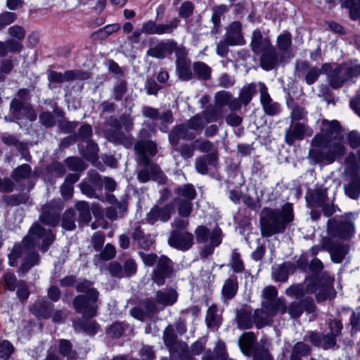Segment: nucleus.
<instances>
[{
	"instance_id": "f8f14e48",
	"label": "nucleus",
	"mask_w": 360,
	"mask_h": 360,
	"mask_svg": "<svg viewBox=\"0 0 360 360\" xmlns=\"http://www.w3.org/2000/svg\"><path fill=\"white\" fill-rule=\"evenodd\" d=\"M173 272V268L171 260L166 256L160 257L157 262L155 268L153 269L152 279L159 286L165 283V280L169 278Z\"/></svg>"
},
{
	"instance_id": "13d9d810",
	"label": "nucleus",
	"mask_w": 360,
	"mask_h": 360,
	"mask_svg": "<svg viewBox=\"0 0 360 360\" xmlns=\"http://www.w3.org/2000/svg\"><path fill=\"white\" fill-rule=\"evenodd\" d=\"M65 163L69 169L75 172L83 171L86 168V165L84 161L79 158H68L66 159Z\"/></svg>"
},
{
	"instance_id": "1a4fd4ad",
	"label": "nucleus",
	"mask_w": 360,
	"mask_h": 360,
	"mask_svg": "<svg viewBox=\"0 0 360 360\" xmlns=\"http://www.w3.org/2000/svg\"><path fill=\"white\" fill-rule=\"evenodd\" d=\"M313 134L312 129L304 122H291L290 127L285 133V141L288 146H292L296 141H301L305 136Z\"/></svg>"
},
{
	"instance_id": "ea45409f",
	"label": "nucleus",
	"mask_w": 360,
	"mask_h": 360,
	"mask_svg": "<svg viewBox=\"0 0 360 360\" xmlns=\"http://www.w3.org/2000/svg\"><path fill=\"white\" fill-rule=\"evenodd\" d=\"M206 323L208 328H217L222 322V317L219 313L217 304H212L207 309L206 317Z\"/></svg>"
},
{
	"instance_id": "0eeeda50",
	"label": "nucleus",
	"mask_w": 360,
	"mask_h": 360,
	"mask_svg": "<svg viewBox=\"0 0 360 360\" xmlns=\"http://www.w3.org/2000/svg\"><path fill=\"white\" fill-rule=\"evenodd\" d=\"M327 231L332 238L349 240L354 236V219L352 214L341 216L338 219L332 218L328 221Z\"/></svg>"
},
{
	"instance_id": "aec40b11",
	"label": "nucleus",
	"mask_w": 360,
	"mask_h": 360,
	"mask_svg": "<svg viewBox=\"0 0 360 360\" xmlns=\"http://www.w3.org/2000/svg\"><path fill=\"white\" fill-rule=\"evenodd\" d=\"M257 85L260 93V101L265 113L271 116L277 115L280 112L279 104L272 101L267 87L263 82H259Z\"/></svg>"
},
{
	"instance_id": "58836bf2",
	"label": "nucleus",
	"mask_w": 360,
	"mask_h": 360,
	"mask_svg": "<svg viewBox=\"0 0 360 360\" xmlns=\"http://www.w3.org/2000/svg\"><path fill=\"white\" fill-rule=\"evenodd\" d=\"M256 337L253 332L243 333L239 339V346L242 352L248 356H250L255 347Z\"/></svg>"
},
{
	"instance_id": "f03ea898",
	"label": "nucleus",
	"mask_w": 360,
	"mask_h": 360,
	"mask_svg": "<svg viewBox=\"0 0 360 360\" xmlns=\"http://www.w3.org/2000/svg\"><path fill=\"white\" fill-rule=\"evenodd\" d=\"M40 240H42L41 250L46 252L55 240V236L52 231L46 230L39 224H35L30 228L29 234L25 238L22 245L14 246L9 255L10 261L13 259L23 257L21 269L24 271H27L32 266L38 264L39 257L35 248L39 245ZM10 264L12 266L14 265L13 262H10Z\"/></svg>"
},
{
	"instance_id": "8fccbe9b",
	"label": "nucleus",
	"mask_w": 360,
	"mask_h": 360,
	"mask_svg": "<svg viewBox=\"0 0 360 360\" xmlns=\"http://www.w3.org/2000/svg\"><path fill=\"white\" fill-rule=\"evenodd\" d=\"M229 265L235 273H242L244 271L245 265L243 259H241V255L237 250H233L232 251Z\"/></svg>"
},
{
	"instance_id": "603ef678",
	"label": "nucleus",
	"mask_w": 360,
	"mask_h": 360,
	"mask_svg": "<svg viewBox=\"0 0 360 360\" xmlns=\"http://www.w3.org/2000/svg\"><path fill=\"white\" fill-rule=\"evenodd\" d=\"M75 207L79 212V220L84 223L89 222L91 219V215L89 204L85 201H79L76 203Z\"/></svg>"
},
{
	"instance_id": "09e8293b",
	"label": "nucleus",
	"mask_w": 360,
	"mask_h": 360,
	"mask_svg": "<svg viewBox=\"0 0 360 360\" xmlns=\"http://www.w3.org/2000/svg\"><path fill=\"white\" fill-rule=\"evenodd\" d=\"M291 112H290V120L291 122H299L300 120L304 121L307 120V111L306 108L300 105L298 103H292L290 105Z\"/></svg>"
},
{
	"instance_id": "bb28decb",
	"label": "nucleus",
	"mask_w": 360,
	"mask_h": 360,
	"mask_svg": "<svg viewBox=\"0 0 360 360\" xmlns=\"http://www.w3.org/2000/svg\"><path fill=\"white\" fill-rule=\"evenodd\" d=\"M272 45L269 37H264L259 30H255L252 32L250 46L255 54H259Z\"/></svg>"
},
{
	"instance_id": "72a5a7b5",
	"label": "nucleus",
	"mask_w": 360,
	"mask_h": 360,
	"mask_svg": "<svg viewBox=\"0 0 360 360\" xmlns=\"http://www.w3.org/2000/svg\"><path fill=\"white\" fill-rule=\"evenodd\" d=\"M262 307H264L273 317L278 313L283 314L287 311L285 300L279 297L270 301H262Z\"/></svg>"
},
{
	"instance_id": "680f3d73",
	"label": "nucleus",
	"mask_w": 360,
	"mask_h": 360,
	"mask_svg": "<svg viewBox=\"0 0 360 360\" xmlns=\"http://www.w3.org/2000/svg\"><path fill=\"white\" fill-rule=\"evenodd\" d=\"M17 19L15 13L5 11L0 13V31L14 22Z\"/></svg>"
},
{
	"instance_id": "f704fd0d",
	"label": "nucleus",
	"mask_w": 360,
	"mask_h": 360,
	"mask_svg": "<svg viewBox=\"0 0 360 360\" xmlns=\"http://www.w3.org/2000/svg\"><path fill=\"white\" fill-rule=\"evenodd\" d=\"M53 309V304L45 300H40L32 305L30 310L38 318L49 319L51 316Z\"/></svg>"
},
{
	"instance_id": "7c9ffc66",
	"label": "nucleus",
	"mask_w": 360,
	"mask_h": 360,
	"mask_svg": "<svg viewBox=\"0 0 360 360\" xmlns=\"http://www.w3.org/2000/svg\"><path fill=\"white\" fill-rule=\"evenodd\" d=\"M106 138L109 141L120 143L124 146L126 148H130L133 145V137L130 134H126L119 130H112V129H107L105 131Z\"/></svg>"
},
{
	"instance_id": "4468645a",
	"label": "nucleus",
	"mask_w": 360,
	"mask_h": 360,
	"mask_svg": "<svg viewBox=\"0 0 360 360\" xmlns=\"http://www.w3.org/2000/svg\"><path fill=\"white\" fill-rule=\"evenodd\" d=\"M163 340L170 353L174 354V352H178L179 349H181V356L182 358L185 357L188 360H194L188 354L186 348V345L177 342V337L174 333V330L172 326L169 325L165 328L163 334Z\"/></svg>"
},
{
	"instance_id": "6e6552de",
	"label": "nucleus",
	"mask_w": 360,
	"mask_h": 360,
	"mask_svg": "<svg viewBox=\"0 0 360 360\" xmlns=\"http://www.w3.org/2000/svg\"><path fill=\"white\" fill-rule=\"evenodd\" d=\"M174 194L175 197L172 205L176 207L179 215L188 217L193 211L192 200L197 195L195 188L191 184H184L175 188Z\"/></svg>"
},
{
	"instance_id": "412c9836",
	"label": "nucleus",
	"mask_w": 360,
	"mask_h": 360,
	"mask_svg": "<svg viewBox=\"0 0 360 360\" xmlns=\"http://www.w3.org/2000/svg\"><path fill=\"white\" fill-rule=\"evenodd\" d=\"M330 85L334 88L340 87L345 82L350 81L349 72L346 63L337 65L335 68L328 73Z\"/></svg>"
},
{
	"instance_id": "5701e85b",
	"label": "nucleus",
	"mask_w": 360,
	"mask_h": 360,
	"mask_svg": "<svg viewBox=\"0 0 360 360\" xmlns=\"http://www.w3.org/2000/svg\"><path fill=\"white\" fill-rule=\"evenodd\" d=\"M134 150L139 155L141 162L143 164H148L149 162L150 156H155L157 154V146L151 141H139L134 145Z\"/></svg>"
},
{
	"instance_id": "a211bd4d",
	"label": "nucleus",
	"mask_w": 360,
	"mask_h": 360,
	"mask_svg": "<svg viewBox=\"0 0 360 360\" xmlns=\"http://www.w3.org/2000/svg\"><path fill=\"white\" fill-rule=\"evenodd\" d=\"M10 110L13 117L17 120L25 117L30 121H33L37 118V113L33 108L30 105H25L17 98L12 100Z\"/></svg>"
},
{
	"instance_id": "338daca9",
	"label": "nucleus",
	"mask_w": 360,
	"mask_h": 360,
	"mask_svg": "<svg viewBox=\"0 0 360 360\" xmlns=\"http://www.w3.org/2000/svg\"><path fill=\"white\" fill-rule=\"evenodd\" d=\"M285 294L289 297L300 299L305 295L304 287L301 284L292 285L285 290Z\"/></svg>"
},
{
	"instance_id": "423d86ee",
	"label": "nucleus",
	"mask_w": 360,
	"mask_h": 360,
	"mask_svg": "<svg viewBox=\"0 0 360 360\" xmlns=\"http://www.w3.org/2000/svg\"><path fill=\"white\" fill-rule=\"evenodd\" d=\"M194 233L197 243L204 244L200 252L202 258H207L214 252V248L221 243L222 231L218 226L210 231L205 226H198Z\"/></svg>"
},
{
	"instance_id": "dca6fc26",
	"label": "nucleus",
	"mask_w": 360,
	"mask_h": 360,
	"mask_svg": "<svg viewBox=\"0 0 360 360\" xmlns=\"http://www.w3.org/2000/svg\"><path fill=\"white\" fill-rule=\"evenodd\" d=\"M170 246L181 251H186L194 244V236L188 231H172L168 239Z\"/></svg>"
},
{
	"instance_id": "79ce46f5",
	"label": "nucleus",
	"mask_w": 360,
	"mask_h": 360,
	"mask_svg": "<svg viewBox=\"0 0 360 360\" xmlns=\"http://www.w3.org/2000/svg\"><path fill=\"white\" fill-rule=\"evenodd\" d=\"M58 352L67 360H77L78 358L77 351L73 349L72 343L68 340H58Z\"/></svg>"
},
{
	"instance_id": "f3484780",
	"label": "nucleus",
	"mask_w": 360,
	"mask_h": 360,
	"mask_svg": "<svg viewBox=\"0 0 360 360\" xmlns=\"http://www.w3.org/2000/svg\"><path fill=\"white\" fill-rule=\"evenodd\" d=\"M322 248L330 254L331 259L335 263H340L347 252L346 245L341 242L334 241L330 237L322 240Z\"/></svg>"
},
{
	"instance_id": "20e7f679",
	"label": "nucleus",
	"mask_w": 360,
	"mask_h": 360,
	"mask_svg": "<svg viewBox=\"0 0 360 360\" xmlns=\"http://www.w3.org/2000/svg\"><path fill=\"white\" fill-rule=\"evenodd\" d=\"M76 289L79 292L85 293L76 296L73 300L75 310L84 317L91 318L96 315L98 309V291L93 287V283L87 280L78 283Z\"/></svg>"
},
{
	"instance_id": "0e129e2a",
	"label": "nucleus",
	"mask_w": 360,
	"mask_h": 360,
	"mask_svg": "<svg viewBox=\"0 0 360 360\" xmlns=\"http://www.w3.org/2000/svg\"><path fill=\"white\" fill-rule=\"evenodd\" d=\"M176 150L179 151L184 159H188L193 157L195 146L194 141L191 143H183L179 148L175 147Z\"/></svg>"
},
{
	"instance_id": "c03bdc74",
	"label": "nucleus",
	"mask_w": 360,
	"mask_h": 360,
	"mask_svg": "<svg viewBox=\"0 0 360 360\" xmlns=\"http://www.w3.org/2000/svg\"><path fill=\"white\" fill-rule=\"evenodd\" d=\"M319 291L316 295V299L318 302H323L326 300H332L335 296V291L332 286L331 282L319 288Z\"/></svg>"
},
{
	"instance_id": "774afa93",
	"label": "nucleus",
	"mask_w": 360,
	"mask_h": 360,
	"mask_svg": "<svg viewBox=\"0 0 360 360\" xmlns=\"http://www.w3.org/2000/svg\"><path fill=\"white\" fill-rule=\"evenodd\" d=\"M292 319L299 318L303 313L302 304L301 302H292L288 307L287 311Z\"/></svg>"
},
{
	"instance_id": "864d4df0",
	"label": "nucleus",
	"mask_w": 360,
	"mask_h": 360,
	"mask_svg": "<svg viewBox=\"0 0 360 360\" xmlns=\"http://www.w3.org/2000/svg\"><path fill=\"white\" fill-rule=\"evenodd\" d=\"M61 225L65 230L72 231L75 229V214L74 210H68L63 214Z\"/></svg>"
},
{
	"instance_id": "393cba45",
	"label": "nucleus",
	"mask_w": 360,
	"mask_h": 360,
	"mask_svg": "<svg viewBox=\"0 0 360 360\" xmlns=\"http://www.w3.org/2000/svg\"><path fill=\"white\" fill-rule=\"evenodd\" d=\"M59 211L60 208L53 203L44 205L40 215L41 221L45 225L51 226L58 225L59 223Z\"/></svg>"
},
{
	"instance_id": "e433bc0d",
	"label": "nucleus",
	"mask_w": 360,
	"mask_h": 360,
	"mask_svg": "<svg viewBox=\"0 0 360 360\" xmlns=\"http://www.w3.org/2000/svg\"><path fill=\"white\" fill-rule=\"evenodd\" d=\"M238 278L235 276H231L226 280L221 290L222 297L224 300H229L233 299L238 292Z\"/></svg>"
},
{
	"instance_id": "c85d7f7f",
	"label": "nucleus",
	"mask_w": 360,
	"mask_h": 360,
	"mask_svg": "<svg viewBox=\"0 0 360 360\" xmlns=\"http://www.w3.org/2000/svg\"><path fill=\"white\" fill-rule=\"evenodd\" d=\"M346 195L354 200H356L360 195V176L356 172H352L349 174L348 182L344 186Z\"/></svg>"
},
{
	"instance_id": "69168bd1",
	"label": "nucleus",
	"mask_w": 360,
	"mask_h": 360,
	"mask_svg": "<svg viewBox=\"0 0 360 360\" xmlns=\"http://www.w3.org/2000/svg\"><path fill=\"white\" fill-rule=\"evenodd\" d=\"M145 167L149 169V172L153 180H162L165 178L163 172L161 171L160 167L149 160L148 164H143Z\"/></svg>"
},
{
	"instance_id": "4be33fe9",
	"label": "nucleus",
	"mask_w": 360,
	"mask_h": 360,
	"mask_svg": "<svg viewBox=\"0 0 360 360\" xmlns=\"http://www.w3.org/2000/svg\"><path fill=\"white\" fill-rule=\"evenodd\" d=\"M195 137L196 134L188 130L184 124L175 126L169 134V140L173 147H177L181 139L191 141Z\"/></svg>"
},
{
	"instance_id": "9b49d317",
	"label": "nucleus",
	"mask_w": 360,
	"mask_h": 360,
	"mask_svg": "<svg viewBox=\"0 0 360 360\" xmlns=\"http://www.w3.org/2000/svg\"><path fill=\"white\" fill-rule=\"evenodd\" d=\"M176 70L179 78L183 81H189L193 78V72L191 70V60L188 58L186 49L181 46L176 51Z\"/></svg>"
},
{
	"instance_id": "4c0bfd02",
	"label": "nucleus",
	"mask_w": 360,
	"mask_h": 360,
	"mask_svg": "<svg viewBox=\"0 0 360 360\" xmlns=\"http://www.w3.org/2000/svg\"><path fill=\"white\" fill-rule=\"evenodd\" d=\"M253 319L255 326L259 329L273 323V316L262 307L255 310Z\"/></svg>"
},
{
	"instance_id": "f257e3e1",
	"label": "nucleus",
	"mask_w": 360,
	"mask_h": 360,
	"mask_svg": "<svg viewBox=\"0 0 360 360\" xmlns=\"http://www.w3.org/2000/svg\"><path fill=\"white\" fill-rule=\"evenodd\" d=\"M346 147L340 123L323 120L321 131L311 139L308 159L313 165H330L345 155Z\"/></svg>"
},
{
	"instance_id": "e2e57ef3",
	"label": "nucleus",
	"mask_w": 360,
	"mask_h": 360,
	"mask_svg": "<svg viewBox=\"0 0 360 360\" xmlns=\"http://www.w3.org/2000/svg\"><path fill=\"white\" fill-rule=\"evenodd\" d=\"M311 347L303 342H297L292 347L291 354L298 356H306L310 354Z\"/></svg>"
},
{
	"instance_id": "5fc2aeb1",
	"label": "nucleus",
	"mask_w": 360,
	"mask_h": 360,
	"mask_svg": "<svg viewBox=\"0 0 360 360\" xmlns=\"http://www.w3.org/2000/svg\"><path fill=\"white\" fill-rule=\"evenodd\" d=\"M31 172V167L27 164H23L13 170L12 177L15 181L21 179H28L30 176Z\"/></svg>"
},
{
	"instance_id": "b1692460",
	"label": "nucleus",
	"mask_w": 360,
	"mask_h": 360,
	"mask_svg": "<svg viewBox=\"0 0 360 360\" xmlns=\"http://www.w3.org/2000/svg\"><path fill=\"white\" fill-rule=\"evenodd\" d=\"M174 211V206L172 204L166 205L162 207L155 206L147 214L146 219L150 224H154L158 220L167 221Z\"/></svg>"
},
{
	"instance_id": "4d7b16f0",
	"label": "nucleus",
	"mask_w": 360,
	"mask_h": 360,
	"mask_svg": "<svg viewBox=\"0 0 360 360\" xmlns=\"http://www.w3.org/2000/svg\"><path fill=\"white\" fill-rule=\"evenodd\" d=\"M195 149L202 153L217 152V150L214 147L213 143L207 139H198L194 141Z\"/></svg>"
},
{
	"instance_id": "39448f33",
	"label": "nucleus",
	"mask_w": 360,
	"mask_h": 360,
	"mask_svg": "<svg viewBox=\"0 0 360 360\" xmlns=\"http://www.w3.org/2000/svg\"><path fill=\"white\" fill-rule=\"evenodd\" d=\"M180 20L175 17L167 22L157 23L156 22L149 20L143 23L141 30H135L127 39L133 44L139 42L141 33L148 35H163L172 34L179 26Z\"/></svg>"
},
{
	"instance_id": "052dcab7",
	"label": "nucleus",
	"mask_w": 360,
	"mask_h": 360,
	"mask_svg": "<svg viewBox=\"0 0 360 360\" xmlns=\"http://www.w3.org/2000/svg\"><path fill=\"white\" fill-rule=\"evenodd\" d=\"M228 11L227 6L225 5H219L213 8V14L212 21L214 28L217 29L220 25L221 17Z\"/></svg>"
},
{
	"instance_id": "9d476101",
	"label": "nucleus",
	"mask_w": 360,
	"mask_h": 360,
	"mask_svg": "<svg viewBox=\"0 0 360 360\" xmlns=\"http://www.w3.org/2000/svg\"><path fill=\"white\" fill-rule=\"evenodd\" d=\"M181 47V46H178L177 42L174 39L162 40L150 47L146 53L147 56L153 58L164 59L167 56L172 55L173 52L176 54Z\"/></svg>"
},
{
	"instance_id": "49530a36",
	"label": "nucleus",
	"mask_w": 360,
	"mask_h": 360,
	"mask_svg": "<svg viewBox=\"0 0 360 360\" xmlns=\"http://www.w3.org/2000/svg\"><path fill=\"white\" fill-rule=\"evenodd\" d=\"M200 114L202 115V118L206 124L212 122L217 121L223 116L221 110L216 105L214 107H207L205 110Z\"/></svg>"
},
{
	"instance_id": "a19ab883",
	"label": "nucleus",
	"mask_w": 360,
	"mask_h": 360,
	"mask_svg": "<svg viewBox=\"0 0 360 360\" xmlns=\"http://www.w3.org/2000/svg\"><path fill=\"white\" fill-rule=\"evenodd\" d=\"M192 70L193 75L200 80L207 81L211 78L212 68L202 61L194 62Z\"/></svg>"
},
{
	"instance_id": "6ab92c4d",
	"label": "nucleus",
	"mask_w": 360,
	"mask_h": 360,
	"mask_svg": "<svg viewBox=\"0 0 360 360\" xmlns=\"http://www.w3.org/2000/svg\"><path fill=\"white\" fill-rule=\"evenodd\" d=\"M260 65L265 70L274 69L278 63L283 61V53H279L274 46L262 52Z\"/></svg>"
},
{
	"instance_id": "2f4dec72",
	"label": "nucleus",
	"mask_w": 360,
	"mask_h": 360,
	"mask_svg": "<svg viewBox=\"0 0 360 360\" xmlns=\"http://www.w3.org/2000/svg\"><path fill=\"white\" fill-rule=\"evenodd\" d=\"M259 344H257L253 347L252 352L250 355L252 356V360H274L271 354L269 352V347L270 342L267 338H262Z\"/></svg>"
},
{
	"instance_id": "ddd939ff",
	"label": "nucleus",
	"mask_w": 360,
	"mask_h": 360,
	"mask_svg": "<svg viewBox=\"0 0 360 360\" xmlns=\"http://www.w3.org/2000/svg\"><path fill=\"white\" fill-rule=\"evenodd\" d=\"M91 77L90 73L80 70H67L64 73L50 70L48 72V79L51 82L63 83L76 79L86 80Z\"/></svg>"
},
{
	"instance_id": "c756f323",
	"label": "nucleus",
	"mask_w": 360,
	"mask_h": 360,
	"mask_svg": "<svg viewBox=\"0 0 360 360\" xmlns=\"http://www.w3.org/2000/svg\"><path fill=\"white\" fill-rule=\"evenodd\" d=\"M218 162V153L212 152L206 155L197 158L195 162V169L198 172L206 174L208 172V165L216 167Z\"/></svg>"
},
{
	"instance_id": "a878e982",
	"label": "nucleus",
	"mask_w": 360,
	"mask_h": 360,
	"mask_svg": "<svg viewBox=\"0 0 360 360\" xmlns=\"http://www.w3.org/2000/svg\"><path fill=\"white\" fill-rule=\"evenodd\" d=\"M307 205L311 208L320 207L328 200L327 188L320 186L307 193L306 195Z\"/></svg>"
},
{
	"instance_id": "2eb2a0df",
	"label": "nucleus",
	"mask_w": 360,
	"mask_h": 360,
	"mask_svg": "<svg viewBox=\"0 0 360 360\" xmlns=\"http://www.w3.org/2000/svg\"><path fill=\"white\" fill-rule=\"evenodd\" d=\"M295 73L298 77H303L305 82L311 85L318 79L321 70L318 67H312L306 60H298L295 65Z\"/></svg>"
},
{
	"instance_id": "7ed1b4c3",
	"label": "nucleus",
	"mask_w": 360,
	"mask_h": 360,
	"mask_svg": "<svg viewBox=\"0 0 360 360\" xmlns=\"http://www.w3.org/2000/svg\"><path fill=\"white\" fill-rule=\"evenodd\" d=\"M293 219L294 212L291 203H285L281 209L264 207L261 212L259 219L262 236L269 238L275 234L283 233Z\"/></svg>"
},
{
	"instance_id": "cd10ccee",
	"label": "nucleus",
	"mask_w": 360,
	"mask_h": 360,
	"mask_svg": "<svg viewBox=\"0 0 360 360\" xmlns=\"http://www.w3.org/2000/svg\"><path fill=\"white\" fill-rule=\"evenodd\" d=\"M242 25L238 21L233 22L227 28L226 39L231 46L243 45L245 43L242 33Z\"/></svg>"
},
{
	"instance_id": "a18cd8bd",
	"label": "nucleus",
	"mask_w": 360,
	"mask_h": 360,
	"mask_svg": "<svg viewBox=\"0 0 360 360\" xmlns=\"http://www.w3.org/2000/svg\"><path fill=\"white\" fill-rule=\"evenodd\" d=\"M226 357V348L223 343H218L214 350L207 351L202 360H224Z\"/></svg>"
},
{
	"instance_id": "37998d69",
	"label": "nucleus",
	"mask_w": 360,
	"mask_h": 360,
	"mask_svg": "<svg viewBox=\"0 0 360 360\" xmlns=\"http://www.w3.org/2000/svg\"><path fill=\"white\" fill-rule=\"evenodd\" d=\"M184 124V126H186V128L188 129V130L193 131L197 136L202 132L206 125V123L202 118V115L198 113L191 117Z\"/></svg>"
},
{
	"instance_id": "473e14b6",
	"label": "nucleus",
	"mask_w": 360,
	"mask_h": 360,
	"mask_svg": "<svg viewBox=\"0 0 360 360\" xmlns=\"http://www.w3.org/2000/svg\"><path fill=\"white\" fill-rule=\"evenodd\" d=\"M236 321L238 328L241 330L251 328L254 324L252 310L248 308H241L237 310Z\"/></svg>"
},
{
	"instance_id": "de8ad7c7",
	"label": "nucleus",
	"mask_w": 360,
	"mask_h": 360,
	"mask_svg": "<svg viewBox=\"0 0 360 360\" xmlns=\"http://www.w3.org/2000/svg\"><path fill=\"white\" fill-rule=\"evenodd\" d=\"M257 92V84L250 83L241 89L239 98L243 104L247 105Z\"/></svg>"
},
{
	"instance_id": "c9c22d12",
	"label": "nucleus",
	"mask_w": 360,
	"mask_h": 360,
	"mask_svg": "<svg viewBox=\"0 0 360 360\" xmlns=\"http://www.w3.org/2000/svg\"><path fill=\"white\" fill-rule=\"evenodd\" d=\"M177 298L178 293L173 288L158 290L155 294L156 302L162 305L164 307L173 305L176 302Z\"/></svg>"
},
{
	"instance_id": "bf43d9fd",
	"label": "nucleus",
	"mask_w": 360,
	"mask_h": 360,
	"mask_svg": "<svg viewBox=\"0 0 360 360\" xmlns=\"http://www.w3.org/2000/svg\"><path fill=\"white\" fill-rule=\"evenodd\" d=\"M98 148L96 143L92 141H87L86 148L83 152L84 157L90 161H94L96 160L98 155Z\"/></svg>"
},
{
	"instance_id": "6e6d98bb",
	"label": "nucleus",
	"mask_w": 360,
	"mask_h": 360,
	"mask_svg": "<svg viewBox=\"0 0 360 360\" xmlns=\"http://www.w3.org/2000/svg\"><path fill=\"white\" fill-rule=\"evenodd\" d=\"M127 92V82L125 80H121L114 86L112 89V97L115 101H119L122 99Z\"/></svg>"
},
{
	"instance_id": "3c124183",
	"label": "nucleus",
	"mask_w": 360,
	"mask_h": 360,
	"mask_svg": "<svg viewBox=\"0 0 360 360\" xmlns=\"http://www.w3.org/2000/svg\"><path fill=\"white\" fill-rule=\"evenodd\" d=\"M276 45L279 51H287L292 45V35L288 32H284L277 37Z\"/></svg>"
}]
</instances>
